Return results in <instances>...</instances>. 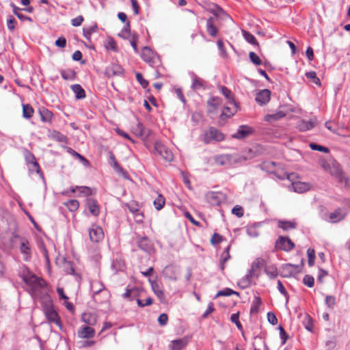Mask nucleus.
<instances>
[{
  "label": "nucleus",
  "mask_w": 350,
  "mask_h": 350,
  "mask_svg": "<svg viewBox=\"0 0 350 350\" xmlns=\"http://www.w3.org/2000/svg\"><path fill=\"white\" fill-rule=\"evenodd\" d=\"M20 276L29 287L33 295H37L46 286V282L43 279L38 278L27 268H24L21 271Z\"/></svg>",
  "instance_id": "f257e3e1"
},
{
  "label": "nucleus",
  "mask_w": 350,
  "mask_h": 350,
  "mask_svg": "<svg viewBox=\"0 0 350 350\" xmlns=\"http://www.w3.org/2000/svg\"><path fill=\"white\" fill-rule=\"evenodd\" d=\"M14 226V221L10 214L0 208V238L3 239L11 234L12 228Z\"/></svg>",
  "instance_id": "f03ea898"
},
{
  "label": "nucleus",
  "mask_w": 350,
  "mask_h": 350,
  "mask_svg": "<svg viewBox=\"0 0 350 350\" xmlns=\"http://www.w3.org/2000/svg\"><path fill=\"white\" fill-rule=\"evenodd\" d=\"M141 57L144 61L153 68H157L161 64L159 57L154 54L148 46H144L142 49Z\"/></svg>",
  "instance_id": "7ed1b4c3"
},
{
  "label": "nucleus",
  "mask_w": 350,
  "mask_h": 350,
  "mask_svg": "<svg viewBox=\"0 0 350 350\" xmlns=\"http://www.w3.org/2000/svg\"><path fill=\"white\" fill-rule=\"evenodd\" d=\"M213 159L216 165L225 167H229L238 162L236 155L229 154L216 155Z\"/></svg>",
  "instance_id": "20e7f679"
},
{
  "label": "nucleus",
  "mask_w": 350,
  "mask_h": 350,
  "mask_svg": "<svg viewBox=\"0 0 350 350\" xmlns=\"http://www.w3.org/2000/svg\"><path fill=\"white\" fill-rule=\"evenodd\" d=\"M224 139V135L215 127H210L204 134L203 141L210 144L212 141L221 142Z\"/></svg>",
  "instance_id": "39448f33"
},
{
  "label": "nucleus",
  "mask_w": 350,
  "mask_h": 350,
  "mask_svg": "<svg viewBox=\"0 0 350 350\" xmlns=\"http://www.w3.org/2000/svg\"><path fill=\"white\" fill-rule=\"evenodd\" d=\"M154 153L161 156L166 161H172L174 158L172 152L161 142L154 143Z\"/></svg>",
  "instance_id": "423d86ee"
},
{
  "label": "nucleus",
  "mask_w": 350,
  "mask_h": 350,
  "mask_svg": "<svg viewBox=\"0 0 350 350\" xmlns=\"http://www.w3.org/2000/svg\"><path fill=\"white\" fill-rule=\"evenodd\" d=\"M44 312L46 319L50 322L54 323L57 326L61 327L62 324L60 319L51 302L45 304L44 307Z\"/></svg>",
  "instance_id": "0eeeda50"
},
{
  "label": "nucleus",
  "mask_w": 350,
  "mask_h": 350,
  "mask_svg": "<svg viewBox=\"0 0 350 350\" xmlns=\"http://www.w3.org/2000/svg\"><path fill=\"white\" fill-rule=\"evenodd\" d=\"M277 249L289 252L295 247L294 243L288 237L280 236L275 242Z\"/></svg>",
  "instance_id": "6e6552de"
},
{
  "label": "nucleus",
  "mask_w": 350,
  "mask_h": 350,
  "mask_svg": "<svg viewBox=\"0 0 350 350\" xmlns=\"http://www.w3.org/2000/svg\"><path fill=\"white\" fill-rule=\"evenodd\" d=\"M205 197L207 202L212 206H219L225 200V195L221 192L209 191Z\"/></svg>",
  "instance_id": "1a4fd4ad"
},
{
  "label": "nucleus",
  "mask_w": 350,
  "mask_h": 350,
  "mask_svg": "<svg viewBox=\"0 0 350 350\" xmlns=\"http://www.w3.org/2000/svg\"><path fill=\"white\" fill-rule=\"evenodd\" d=\"M89 237L92 242L98 243L104 238V232L103 229L96 225H92L89 228Z\"/></svg>",
  "instance_id": "9d476101"
},
{
  "label": "nucleus",
  "mask_w": 350,
  "mask_h": 350,
  "mask_svg": "<svg viewBox=\"0 0 350 350\" xmlns=\"http://www.w3.org/2000/svg\"><path fill=\"white\" fill-rule=\"evenodd\" d=\"M19 250L23 255V259L25 261L30 260L31 256V249L29 241L25 239H21L20 241Z\"/></svg>",
  "instance_id": "9b49d317"
},
{
  "label": "nucleus",
  "mask_w": 350,
  "mask_h": 350,
  "mask_svg": "<svg viewBox=\"0 0 350 350\" xmlns=\"http://www.w3.org/2000/svg\"><path fill=\"white\" fill-rule=\"evenodd\" d=\"M231 107L226 106L224 107L220 117L221 118H230L234 115L240 109L239 104L237 102L228 103Z\"/></svg>",
  "instance_id": "f8f14e48"
},
{
  "label": "nucleus",
  "mask_w": 350,
  "mask_h": 350,
  "mask_svg": "<svg viewBox=\"0 0 350 350\" xmlns=\"http://www.w3.org/2000/svg\"><path fill=\"white\" fill-rule=\"evenodd\" d=\"M77 336L80 338L90 339L94 337L95 330L90 326L82 325L77 331Z\"/></svg>",
  "instance_id": "ddd939ff"
},
{
  "label": "nucleus",
  "mask_w": 350,
  "mask_h": 350,
  "mask_svg": "<svg viewBox=\"0 0 350 350\" xmlns=\"http://www.w3.org/2000/svg\"><path fill=\"white\" fill-rule=\"evenodd\" d=\"M105 74L111 77L113 76H122L124 74V68L118 64H112L107 67Z\"/></svg>",
  "instance_id": "4468645a"
},
{
  "label": "nucleus",
  "mask_w": 350,
  "mask_h": 350,
  "mask_svg": "<svg viewBox=\"0 0 350 350\" xmlns=\"http://www.w3.org/2000/svg\"><path fill=\"white\" fill-rule=\"evenodd\" d=\"M270 98L271 91L268 89H264L256 94L255 100L260 105H265L270 100Z\"/></svg>",
  "instance_id": "2eb2a0df"
},
{
  "label": "nucleus",
  "mask_w": 350,
  "mask_h": 350,
  "mask_svg": "<svg viewBox=\"0 0 350 350\" xmlns=\"http://www.w3.org/2000/svg\"><path fill=\"white\" fill-rule=\"evenodd\" d=\"M258 274L254 275L248 270L247 274L238 282V286L242 289L249 288L252 283L253 277L258 278Z\"/></svg>",
  "instance_id": "dca6fc26"
},
{
  "label": "nucleus",
  "mask_w": 350,
  "mask_h": 350,
  "mask_svg": "<svg viewBox=\"0 0 350 350\" xmlns=\"http://www.w3.org/2000/svg\"><path fill=\"white\" fill-rule=\"evenodd\" d=\"M86 207L92 215L96 217L99 215L100 206L95 199L92 198H87Z\"/></svg>",
  "instance_id": "f3484780"
},
{
  "label": "nucleus",
  "mask_w": 350,
  "mask_h": 350,
  "mask_svg": "<svg viewBox=\"0 0 350 350\" xmlns=\"http://www.w3.org/2000/svg\"><path fill=\"white\" fill-rule=\"evenodd\" d=\"M347 215V212L342 208H337L329 215V221L336 223L342 220Z\"/></svg>",
  "instance_id": "a211bd4d"
},
{
  "label": "nucleus",
  "mask_w": 350,
  "mask_h": 350,
  "mask_svg": "<svg viewBox=\"0 0 350 350\" xmlns=\"http://www.w3.org/2000/svg\"><path fill=\"white\" fill-rule=\"evenodd\" d=\"M252 132V129L247 125H241L239 127L236 133L232 137L237 139H244L250 135Z\"/></svg>",
  "instance_id": "6ab92c4d"
},
{
  "label": "nucleus",
  "mask_w": 350,
  "mask_h": 350,
  "mask_svg": "<svg viewBox=\"0 0 350 350\" xmlns=\"http://www.w3.org/2000/svg\"><path fill=\"white\" fill-rule=\"evenodd\" d=\"M149 282L151 284V287L154 293L161 302H164L165 301V296L159 284L156 281L151 280L150 279H149Z\"/></svg>",
  "instance_id": "aec40b11"
},
{
  "label": "nucleus",
  "mask_w": 350,
  "mask_h": 350,
  "mask_svg": "<svg viewBox=\"0 0 350 350\" xmlns=\"http://www.w3.org/2000/svg\"><path fill=\"white\" fill-rule=\"evenodd\" d=\"M137 245L142 250L146 252H150L152 250V243L146 237L139 238Z\"/></svg>",
  "instance_id": "412c9836"
},
{
  "label": "nucleus",
  "mask_w": 350,
  "mask_h": 350,
  "mask_svg": "<svg viewBox=\"0 0 350 350\" xmlns=\"http://www.w3.org/2000/svg\"><path fill=\"white\" fill-rule=\"evenodd\" d=\"M187 343L188 340L185 337L172 340L170 345V347L172 350H182L187 346Z\"/></svg>",
  "instance_id": "4be33fe9"
},
{
  "label": "nucleus",
  "mask_w": 350,
  "mask_h": 350,
  "mask_svg": "<svg viewBox=\"0 0 350 350\" xmlns=\"http://www.w3.org/2000/svg\"><path fill=\"white\" fill-rule=\"evenodd\" d=\"M222 103L221 98L217 96H212L207 100V105L211 109H208V111L209 113H212L215 110H216Z\"/></svg>",
  "instance_id": "5701e85b"
},
{
  "label": "nucleus",
  "mask_w": 350,
  "mask_h": 350,
  "mask_svg": "<svg viewBox=\"0 0 350 350\" xmlns=\"http://www.w3.org/2000/svg\"><path fill=\"white\" fill-rule=\"evenodd\" d=\"M297 226V224L295 221L280 220L278 222V227L284 231L295 229Z\"/></svg>",
  "instance_id": "b1692460"
},
{
  "label": "nucleus",
  "mask_w": 350,
  "mask_h": 350,
  "mask_svg": "<svg viewBox=\"0 0 350 350\" xmlns=\"http://www.w3.org/2000/svg\"><path fill=\"white\" fill-rule=\"evenodd\" d=\"M38 113L42 122H51L53 118V113L51 111H49L46 107H42L39 108Z\"/></svg>",
  "instance_id": "393cba45"
},
{
  "label": "nucleus",
  "mask_w": 350,
  "mask_h": 350,
  "mask_svg": "<svg viewBox=\"0 0 350 350\" xmlns=\"http://www.w3.org/2000/svg\"><path fill=\"white\" fill-rule=\"evenodd\" d=\"M214 18L210 17L206 20V31L212 37H216L218 33V29L213 24Z\"/></svg>",
  "instance_id": "a878e982"
},
{
  "label": "nucleus",
  "mask_w": 350,
  "mask_h": 350,
  "mask_svg": "<svg viewBox=\"0 0 350 350\" xmlns=\"http://www.w3.org/2000/svg\"><path fill=\"white\" fill-rule=\"evenodd\" d=\"M71 90L75 94V98L78 100L85 98L86 94L83 88L79 84H74L71 85Z\"/></svg>",
  "instance_id": "bb28decb"
},
{
  "label": "nucleus",
  "mask_w": 350,
  "mask_h": 350,
  "mask_svg": "<svg viewBox=\"0 0 350 350\" xmlns=\"http://www.w3.org/2000/svg\"><path fill=\"white\" fill-rule=\"evenodd\" d=\"M292 187L294 191L297 193H303L310 189V185L308 183L302 182H295L292 183Z\"/></svg>",
  "instance_id": "cd10ccee"
},
{
  "label": "nucleus",
  "mask_w": 350,
  "mask_h": 350,
  "mask_svg": "<svg viewBox=\"0 0 350 350\" xmlns=\"http://www.w3.org/2000/svg\"><path fill=\"white\" fill-rule=\"evenodd\" d=\"M314 126V122L312 120H302L301 121L297 127L301 131H306L310 130Z\"/></svg>",
  "instance_id": "c85d7f7f"
},
{
  "label": "nucleus",
  "mask_w": 350,
  "mask_h": 350,
  "mask_svg": "<svg viewBox=\"0 0 350 350\" xmlns=\"http://www.w3.org/2000/svg\"><path fill=\"white\" fill-rule=\"evenodd\" d=\"M60 72L64 80L73 81L76 78V72L73 69L62 70Z\"/></svg>",
  "instance_id": "c756f323"
},
{
  "label": "nucleus",
  "mask_w": 350,
  "mask_h": 350,
  "mask_svg": "<svg viewBox=\"0 0 350 350\" xmlns=\"http://www.w3.org/2000/svg\"><path fill=\"white\" fill-rule=\"evenodd\" d=\"M219 90L221 93L225 96L228 103H234L236 100L234 98V96L230 90L226 86H220Z\"/></svg>",
  "instance_id": "7c9ffc66"
},
{
  "label": "nucleus",
  "mask_w": 350,
  "mask_h": 350,
  "mask_svg": "<svg viewBox=\"0 0 350 350\" xmlns=\"http://www.w3.org/2000/svg\"><path fill=\"white\" fill-rule=\"evenodd\" d=\"M286 116V113L282 111H279L275 113L267 114L265 120L267 122H271L274 121H277Z\"/></svg>",
  "instance_id": "2f4dec72"
},
{
  "label": "nucleus",
  "mask_w": 350,
  "mask_h": 350,
  "mask_svg": "<svg viewBox=\"0 0 350 350\" xmlns=\"http://www.w3.org/2000/svg\"><path fill=\"white\" fill-rule=\"evenodd\" d=\"M109 163L113 167V170L119 174L125 173L123 168L119 165L118 161L116 159L115 156L113 154H111L109 157Z\"/></svg>",
  "instance_id": "473e14b6"
},
{
  "label": "nucleus",
  "mask_w": 350,
  "mask_h": 350,
  "mask_svg": "<svg viewBox=\"0 0 350 350\" xmlns=\"http://www.w3.org/2000/svg\"><path fill=\"white\" fill-rule=\"evenodd\" d=\"M104 46L107 51L111 50L114 52H118V51L116 41L111 37H108L105 41Z\"/></svg>",
  "instance_id": "72a5a7b5"
},
{
  "label": "nucleus",
  "mask_w": 350,
  "mask_h": 350,
  "mask_svg": "<svg viewBox=\"0 0 350 350\" xmlns=\"http://www.w3.org/2000/svg\"><path fill=\"white\" fill-rule=\"evenodd\" d=\"M237 295L238 297L240 296V293L239 292L233 291L232 289L229 288H224L223 290L219 291L217 292V293L216 294V295L215 296V298H217V297H221V296L228 297V296H230V295Z\"/></svg>",
  "instance_id": "f704fd0d"
},
{
  "label": "nucleus",
  "mask_w": 350,
  "mask_h": 350,
  "mask_svg": "<svg viewBox=\"0 0 350 350\" xmlns=\"http://www.w3.org/2000/svg\"><path fill=\"white\" fill-rule=\"evenodd\" d=\"M264 260L262 258H256L252 264L251 268L249 269L250 272L256 275V271L264 265Z\"/></svg>",
  "instance_id": "c9c22d12"
},
{
  "label": "nucleus",
  "mask_w": 350,
  "mask_h": 350,
  "mask_svg": "<svg viewBox=\"0 0 350 350\" xmlns=\"http://www.w3.org/2000/svg\"><path fill=\"white\" fill-rule=\"evenodd\" d=\"M34 110L33 107L29 104L23 105V116L26 119H29L32 117Z\"/></svg>",
  "instance_id": "e433bc0d"
},
{
  "label": "nucleus",
  "mask_w": 350,
  "mask_h": 350,
  "mask_svg": "<svg viewBox=\"0 0 350 350\" xmlns=\"http://www.w3.org/2000/svg\"><path fill=\"white\" fill-rule=\"evenodd\" d=\"M266 274L270 279H275L278 276V269L274 265H269L265 268Z\"/></svg>",
  "instance_id": "4c0bfd02"
},
{
  "label": "nucleus",
  "mask_w": 350,
  "mask_h": 350,
  "mask_svg": "<svg viewBox=\"0 0 350 350\" xmlns=\"http://www.w3.org/2000/svg\"><path fill=\"white\" fill-rule=\"evenodd\" d=\"M97 30H98V25L96 24H95L88 28H83V35L87 40H90L91 38L92 34L93 33L96 32Z\"/></svg>",
  "instance_id": "58836bf2"
},
{
  "label": "nucleus",
  "mask_w": 350,
  "mask_h": 350,
  "mask_svg": "<svg viewBox=\"0 0 350 350\" xmlns=\"http://www.w3.org/2000/svg\"><path fill=\"white\" fill-rule=\"evenodd\" d=\"M293 267L297 268V267H298V265H295L293 264H286V265H284V267H282V276L289 277V276L293 275V271L292 269Z\"/></svg>",
  "instance_id": "ea45409f"
},
{
  "label": "nucleus",
  "mask_w": 350,
  "mask_h": 350,
  "mask_svg": "<svg viewBox=\"0 0 350 350\" xmlns=\"http://www.w3.org/2000/svg\"><path fill=\"white\" fill-rule=\"evenodd\" d=\"M11 7L13 9V13L21 21H28L29 22H32V19L31 17L29 16H25V15H21V13L18 12L19 10H21V9L19 8H18L17 6H16L14 3H11Z\"/></svg>",
  "instance_id": "a19ab883"
},
{
  "label": "nucleus",
  "mask_w": 350,
  "mask_h": 350,
  "mask_svg": "<svg viewBox=\"0 0 350 350\" xmlns=\"http://www.w3.org/2000/svg\"><path fill=\"white\" fill-rule=\"evenodd\" d=\"M165 199L161 194H159L153 202L154 206L157 210H161L165 205Z\"/></svg>",
  "instance_id": "79ce46f5"
},
{
  "label": "nucleus",
  "mask_w": 350,
  "mask_h": 350,
  "mask_svg": "<svg viewBox=\"0 0 350 350\" xmlns=\"http://www.w3.org/2000/svg\"><path fill=\"white\" fill-rule=\"evenodd\" d=\"M242 33H243V36L245 38V40L252 44H254V45H258V43L256 39V38L250 32L245 31V30H243L242 31Z\"/></svg>",
  "instance_id": "37998d69"
},
{
  "label": "nucleus",
  "mask_w": 350,
  "mask_h": 350,
  "mask_svg": "<svg viewBox=\"0 0 350 350\" xmlns=\"http://www.w3.org/2000/svg\"><path fill=\"white\" fill-rule=\"evenodd\" d=\"M262 301L260 297L256 296L254 297V299L252 304L250 312L251 313H256L258 311V308L261 305Z\"/></svg>",
  "instance_id": "c03bdc74"
},
{
  "label": "nucleus",
  "mask_w": 350,
  "mask_h": 350,
  "mask_svg": "<svg viewBox=\"0 0 350 350\" xmlns=\"http://www.w3.org/2000/svg\"><path fill=\"white\" fill-rule=\"evenodd\" d=\"M131 33L130 24L128 22L123 27L122 31L118 33V36L123 39H129Z\"/></svg>",
  "instance_id": "a18cd8bd"
},
{
  "label": "nucleus",
  "mask_w": 350,
  "mask_h": 350,
  "mask_svg": "<svg viewBox=\"0 0 350 350\" xmlns=\"http://www.w3.org/2000/svg\"><path fill=\"white\" fill-rule=\"evenodd\" d=\"M203 87H204L203 81L202 79H200V78H198L196 75H193L191 88L193 90H198Z\"/></svg>",
  "instance_id": "49530a36"
},
{
  "label": "nucleus",
  "mask_w": 350,
  "mask_h": 350,
  "mask_svg": "<svg viewBox=\"0 0 350 350\" xmlns=\"http://www.w3.org/2000/svg\"><path fill=\"white\" fill-rule=\"evenodd\" d=\"M65 205L67 206L70 211L73 212L78 209L79 203L77 200H70L66 203H65Z\"/></svg>",
  "instance_id": "de8ad7c7"
},
{
  "label": "nucleus",
  "mask_w": 350,
  "mask_h": 350,
  "mask_svg": "<svg viewBox=\"0 0 350 350\" xmlns=\"http://www.w3.org/2000/svg\"><path fill=\"white\" fill-rule=\"evenodd\" d=\"M68 152H70L75 157L79 159L84 165H88L89 161L87 160L83 156L76 152L75 150H72V148H69Z\"/></svg>",
  "instance_id": "09e8293b"
},
{
  "label": "nucleus",
  "mask_w": 350,
  "mask_h": 350,
  "mask_svg": "<svg viewBox=\"0 0 350 350\" xmlns=\"http://www.w3.org/2000/svg\"><path fill=\"white\" fill-rule=\"evenodd\" d=\"M83 321L88 325H94L96 323V318L94 315L90 314H83L82 316Z\"/></svg>",
  "instance_id": "8fccbe9b"
},
{
  "label": "nucleus",
  "mask_w": 350,
  "mask_h": 350,
  "mask_svg": "<svg viewBox=\"0 0 350 350\" xmlns=\"http://www.w3.org/2000/svg\"><path fill=\"white\" fill-rule=\"evenodd\" d=\"M307 79L312 80V81L316 85H321L320 79L317 77V74L314 71L308 72L306 73Z\"/></svg>",
  "instance_id": "3c124183"
},
{
  "label": "nucleus",
  "mask_w": 350,
  "mask_h": 350,
  "mask_svg": "<svg viewBox=\"0 0 350 350\" xmlns=\"http://www.w3.org/2000/svg\"><path fill=\"white\" fill-rule=\"evenodd\" d=\"M91 288L94 294H98L104 288V285L98 282H94L91 284Z\"/></svg>",
  "instance_id": "603ef678"
},
{
  "label": "nucleus",
  "mask_w": 350,
  "mask_h": 350,
  "mask_svg": "<svg viewBox=\"0 0 350 350\" xmlns=\"http://www.w3.org/2000/svg\"><path fill=\"white\" fill-rule=\"evenodd\" d=\"M309 146L310 148L313 150H317L325 153H327L329 151L328 148L319 145L315 143H310Z\"/></svg>",
  "instance_id": "864d4df0"
},
{
  "label": "nucleus",
  "mask_w": 350,
  "mask_h": 350,
  "mask_svg": "<svg viewBox=\"0 0 350 350\" xmlns=\"http://www.w3.org/2000/svg\"><path fill=\"white\" fill-rule=\"evenodd\" d=\"M307 254L308 257V265L310 267H312L314 264V259H315V252L314 250L312 248H309L307 250Z\"/></svg>",
  "instance_id": "5fc2aeb1"
},
{
  "label": "nucleus",
  "mask_w": 350,
  "mask_h": 350,
  "mask_svg": "<svg viewBox=\"0 0 350 350\" xmlns=\"http://www.w3.org/2000/svg\"><path fill=\"white\" fill-rule=\"evenodd\" d=\"M249 57L250 59V61L254 64L256 66H260L262 64V61L260 58L254 52H250Z\"/></svg>",
  "instance_id": "6e6d98bb"
},
{
  "label": "nucleus",
  "mask_w": 350,
  "mask_h": 350,
  "mask_svg": "<svg viewBox=\"0 0 350 350\" xmlns=\"http://www.w3.org/2000/svg\"><path fill=\"white\" fill-rule=\"evenodd\" d=\"M239 313H235V314H232L230 317V320L232 323H235L237 328L239 329V330H242L243 329V327H242V325L241 323H240L239 320Z\"/></svg>",
  "instance_id": "4d7b16f0"
},
{
  "label": "nucleus",
  "mask_w": 350,
  "mask_h": 350,
  "mask_svg": "<svg viewBox=\"0 0 350 350\" xmlns=\"http://www.w3.org/2000/svg\"><path fill=\"white\" fill-rule=\"evenodd\" d=\"M16 23V21L15 20V18L12 16L9 15L7 19L8 29L11 31H14L15 29Z\"/></svg>",
  "instance_id": "13d9d810"
},
{
  "label": "nucleus",
  "mask_w": 350,
  "mask_h": 350,
  "mask_svg": "<svg viewBox=\"0 0 350 350\" xmlns=\"http://www.w3.org/2000/svg\"><path fill=\"white\" fill-rule=\"evenodd\" d=\"M303 282L305 285L311 288L314 286V279L310 275H306L303 279Z\"/></svg>",
  "instance_id": "bf43d9fd"
},
{
  "label": "nucleus",
  "mask_w": 350,
  "mask_h": 350,
  "mask_svg": "<svg viewBox=\"0 0 350 350\" xmlns=\"http://www.w3.org/2000/svg\"><path fill=\"white\" fill-rule=\"evenodd\" d=\"M325 304L329 308H333L336 305V298L332 295H327L325 297Z\"/></svg>",
  "instance_id": "052dcab7"
},
{
  "label": "nucleus",
  "mask_w": 350,
  "mask_h": 350,
  "mask_svg": "<svg viewBox=\"0 0 350 350\" xmlns=\"http://www.w3.org/2000/svg\"><path fill=\"white\" fill-rule=\"evenodd\" d=\"M136 79L142 86L143 88H146L148 85V81L144 79L142 75L139 72L136 73Z\"/></svg>",
  "instance_id": "680f3d73"
},
{
  "label": "nucleus",
  "mask_w": 350,
  "mask_h": 350,
  "mask_svg": "<svg viewBox=\"0 0 350 350\" xmlns=\"http://www.w3.org/2000/svg\"><path fill=\"white\" fill-rule=\"evenodd\" d=\"M277 288L281 294H282L286 298V301L288 299V295L286 291L282 282L280 280H278Z\"/></svg>",
  "instance_id": "e2e57ef3"
},
{
  "label": "nucleus",
  "mask_w": 350,
  "mask_h": 350,
  "mask_svg": "<svg viewBox=\"0 0 350 350\" xmlns=\"http://www.w3.org/2000/svg\"><path fill=\"white\" fill-rule=\"evenodd\" d=\"M24 156L27 164H31L36 160L35 156L29 150L25 151Z\"/></svg>",
  "instance_id": "0e129e2a"
},
{
  "label": "nucleus",
  "mask_w": 350,
  "mask_h": 350,
  "mask_svg": "<svg viewBox=\"0 0 350 350\" xmlns=\"http://www.w3.org/2000/svg\"><path fill=\"white\" fill-rule=\"evenodd\" d=\"M153 299L151 297H148L145 301L142 299H137V304L139 307H144L146 306H150L152 304Z\"/></svg>",
  "instance_id": "69168bd1"
},
{
  "label": "nucleus",
  "mask_w": 350,
  "mask_h": 350,
  "mask_svg": "<svg viewBox=\"0 0 350 350\" xmlns=\"http://www.w3.org/2000/svg\"><path fill=\"white\" fill-rule=\"evenodd\" d=\"M29 165V170L31 172H36L37 174H42V172L40 170V167L39 166L38 163L37 161H34L33 163H31Z\"/></svg>",
  "instance_id": "338daca9"
},
{
  "label": "nucleus",
  "mask_w": 350,
  "mask_h": 350,
  "mask_svg": "<svg viewBox=\"0 0 350 350\" xmlns=\"http://www.w3.org/2000/svg\"><path fill=\"white\" fill-rule=\"evenodd\" d=\"M232 213L237 215L238 217H241L243 215V209L239 205H236L232 210Z\"/></svg>",
  "instance_id": "774afa93"
}]
</instances>
